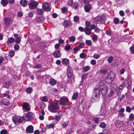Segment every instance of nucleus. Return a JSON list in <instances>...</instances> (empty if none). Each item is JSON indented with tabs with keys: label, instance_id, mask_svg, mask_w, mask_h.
I'll return each instance as SVG.
<instances>
[{
	"label": "nucleus",
	"instance_id": "obj_1",
	"mask_svg": "<svg viewBox=\"0 0 134 134\" xmlns=\"http://www.w3.org/2000/svg\"><path fill=\"white\" fill-rule=\"evenodd\" d=\"M59 107V106L58 103L52 102L49 105L48 109L49 111L53 113L57 112Z\"/></svg>",
	"mask_w": 134,
	"mask_h": 134
},
{
	"label": "nucleus",
	"instance_id": "obj_2",
	"mask_svg": "<svg viewBox=\"0 0 134 134\" xmlns=\"http://www.w3.org/2000/svg\"><path fill=\"white\" fill-rule=\"evenodd\" d=\"M115 75L113 72L109 73L106 78L105 80V82L108 84H111L112 81L114 80Z\"/></svg>",
	"mask_w": 134,
	"mask_h": 134
},
{
	"label": "nucleus",
	"instance_id": "obj_3",
	"mask_svg": "<svg viewBox=\"0 0 134 134\" xmlns=\"http://www.w3.org/2000/svg\"><path fill=\"white\" fill-rule=\"evenodd\" d=\"M13 120L14 123L17 125L22 122L24 120V118L20 116H15L13 117Z\"/></svg>",
	"mask_w": 134,
	"mask_h": 134
},
{
	"label": "nucleus",
	"instance_id": "obj_4",
	"mask_svg": "<svg viewBox=\"0 0 134 134\" xmlns=\"http://www.w3.org/2000/svg\"><path fill=\"white\" fill-rule=\"evenodd\" d=\"M59 104L63 106L66 105L69 102V101L67 97H62L59 99Z\"/></svg>",
	"mask_w": 134,
	"mask_h": 134
},
{
	"label": "nucleus",
	"instance_id": "obj_5",
	"mask_svg": "<svg viewBox=\"0 0 134 134\" xmlns=\"http://www.w3.org/2000/svg\"><path fill=\"white\" fill-rule=\"evenodd\" d=\"M94 20L96 23L98 24L103 23L104 21V19L102 17L97 16L93 19Z\"/></svg>",
	"mask_w": 134,
	"mask_h": 134
},
{
	"label": "nucleus",
	"instance_id": "obj_6",
	"mask_svg": "<svg viewBox=\"0 0 134 134\" xmlns=\"http://www.w3.org/2000/svg\"><path fill=\"white\" fill-rule=\"evenodd\" d=\"M38 4V3L37 2L32 1L29 4V5L30 9H36Z\"/></svg>",
	"mask_w": 134,
	"mask_h": 134
},
{
	"label": "nucleus",
	"instance_id": "obj_7",
	"mask_svg": "<svg viewBox=\"0 0 134 134\" xmlns=\"http://www.w3.org/2000/svg\"><path fill=\"white\" fill-rule=\"evenodd\" d=\"M26 120L27 121H30L34 119L33 113L31 112H29L27 113L25 117Z\"/></svg>",
	"mask_w": 134,
	"mask_h": 134
},
{
	"label": "nucleus",
	"instance_id": "obj_8",
	"mask_svg": "<svg viewBox=\"0 0 134 134\" xmlns=\"http://www.w3.org/2000/svg\"><path fill=\"white\" fill-rule=\"evenodd\" d=\"M50 5L48 3L44 2L43 3L42 8L44 10L48 11L50 10Z\"/></svg>",
	"mask_w": 134,
	"mask_h": 134
},
{
	"label": "nucleus",
	"instance_id": "obj_9",
	"mask_svg": "<svg viewBox=\"0 0 134 134\" xmlns=\"http://www.w3.org/2000/svg\"><path fill=\"white\" fill-rule=\"evenodd\" d=\"M124 110V108H122L118 111L119 113L118 114V116L119 117L122 118L124 116L125 114L123 113Z\"/></svg>",
	"mask_w": 134,
	"mask_h": 134
},
{
	"label": "nucleus",
	"instance_id": "obj_10",
	"mask_svg": "<svg viewBox=\"0 0 134 134\" xmlns=\"http://www.w3.org/2000/svg\"><path fill=\"white\" fill-rule=\"evenodd\" d=\"M23 107L26 111H29L30 109V106L28 103L26 102H25L23 103Z\"/></svg>",
	"mask_w": 134,
	"mask_h": 134
},
{
	"label": "nucleus",
	"instance_id": "obj_11",
	"mask_svg": "<svg viewBox=\"0 0 134 134\" xmlns=\"http://www.w3.org/2000/svg\"><path fill=\"white\" fill-rule=\"evenodd\" d=\"M11 21H12L11 19L8 17L4 18L3 20V22L6 25H8L10 24L11 23Z\"/></svg>",
	"mask_w": 134,
	"mask_h": 134
},
{
	"label": "nucleus",
	"instance_id": "obj_12",
	"mask_svg": "<svg viewBox=\"0 0 134 134\" xmlns=\"http://www.w3.org/2000/svg\"><path fill=\"white\" fill-rule=\"evenodd\" d=\"M71 68L68 67L67 71V76L68 77H72V70L71 69Z\"/></svg>",
	"mask_w": 134,
	"mask_h": 134
},
{
	"label": "nucleus",
	"instance_id": "obj_13",
	"mask_svg": "<svg viewBox=\"0 0 134 134\" xmlns=\"http://www.w3.org/2000/svg\"><path fill=\"white\" fill-rule=\"evenodd\" d=\"M91 6L90 4H86L84 6L85 11L86 12H88L91 9Z\"/></svg>",
	"mask_w": 134,
	"mask_h": 134
},
{
	"label": "nucleus",
	"instance_id": "obj_14",
	"mask_svg": "<svg viewBox=\"0 0 134 134\" xmlns=\"http://www.w3.org/2000/svg\"><path fill=\"white\" fill-rule=\"evenodd\" d=\"M84 32L86 35H90L91 33V31L88 27H85Z\"/></svg>",
	"mask_w": 134,
	"mask_h": 134
},
{
	"label": "nucleus",
	"instance_id": "obj_15",
	"mask_svg": "<svg viewBox=\"0 0 134 134\" xmlns=\"http://www.w3.org/2000/svg\"><path fill=\"white\" fill-rule=\"evenodd\" d=\"M27 131L29 133H31L33 132L34 130V128L32 125H29L26 129Z\"/></svg>",
	"mask_w": 134,
	"mask_h": 134
},
{
	"label": "nucleus",
	"instance_id": "obj_16",
	"mask_svg": "<svg viewBox=\"0 0 134 134\" xmlns=\"http://www.w3.org/2000/svg\"><path fill=\"white\" fill-rule=\"evenodd\" d=\"M115 125L117 127H120L122 125L123 122L122 121L117 120L115 122Z\"/></svg>",
	"mask_w": 134,
	"mask_h": 134
},
{
	"label": "nucleus",
	"instance_id": "obj_17",
	"mask_svg": "<svg viewBox=\"0 0 134 134\" xmlns=\"http://www.w3.org/2000/svg\"><path fill=\"white\" fill-rule=\"evenodd\" d=\"M45 19L43 17L40 16L37 17L36 19V21L38 23H42L43 22Z\"/></svg>",
	"mask_w": 134,
	"mask_h": 134
},
{
	"label": "nucleus",
	"instance_id": "obj_18",
	"mask_svg": "<svg viewBox=\"0 0 134 134\" xmlns=\"http://www.w3.org/2000/svg\"><path fill=\"white\" fill-rule=\"evenodd\" d=\"M54 55L55 58H58L61 56V54L59 51H55L54 53Z\"/></svg>",
	"mask_w": 134,
	"mask_h": 134
},
{
	"label": "nucleus",
	"instance_id": "obj_19",
	"mask_svg": "<svg viewBox=\"0 0 134 134\" xmlns=\"http://www.w3.org/2000/svg\"><path fill=\"white\" fill-rule=\"evenodd\" d=\"M103 87H104V90H102L101 92L102 95L103 96H105L106 94L108 88L106 86H103Z\"/></svg>",
	"mask_w": 134,
	"mask_h": 134
},
{
	"label": "nucleus",
	"instance_id": "obj_20",
	"mask_svg": "<svg viewBox=\"0 0 134 134\" xmlns=\"http://www.w3.org/2000/svg\"><path fill=\"white\" fill-rule=\"evenodd\" d=\"M100 96V95L96 94H95V92H94V94H93L92 95V98L95 100H98L99 99Z\"/></svg>",
	"mask_w": 134,
	"mask_h": 134
},
{
	"label": "nucleus",
	"instance_id": "obj_21",
	"mask_svg": "<svg viewBox=\"0 0 134 134\" xmlns=\"http://www.w3.org/2000/svg\"><path fill=\"white\" fill-rule=\"evenodd\" d=\"M2 104L5 105H8L9 104V101L6 99H3L2 101Z\"/></svg>",
	"mask_w": 134,
	"mask_h": 134
},
{
	"label": "nucleus",
	"instance_id": "obj_22",
	"mask_svg": "<svg viewBox=\"0 0 134 134\" xmlns=\"http://www.w3.org/2000/svg\"><path fill=\"white\" fill-rule=\"evenodd\" d=\"M56 82V81L53 78L51 79L49 81L50 84L52 86H54L55 85Z\"/></svg>",
	"mask_w": 134,
	"mask_h": 134
},
{
	"label": "nucleus",
	"instance_id": "obj_23",
	"mask_svg": "<svg viewBox=\"0 0 134 134\" xmlns=\"http://www.w3.org/2000/svg\"><path fill=\"white\" fill-rule=\"evenodd\" d=\"M63 25L64 26H68L70 24V22L68 20H65L63 23Z\"/></svg>",
	"mask_w": 134,
	"mask_h": 134
},
{
	"label": "nucleus",
	"instance_id": "obj_24",
	"mask_svg": "<svg viewBox=\"0 0 134 134\" xmlns=\"http://www.w3.org/2000/svg\"><path fill=\"white\" fill-rule=\"evenodd\" d=\"M11 85V83L8 81H7L5 82V83L4 84L3 86L4 87L8 88L9 87V86H10Z\"/></svg>",
	"mask_w": 134,
	"mask_h": 134
},
{
	"label": "nucleus",
	"instance_id": "obj_25",
	"mask_svg": "<svg viewBox=\"0 0 134 134\" xmlns=\"http://www.w3.org/2000/svg\"><path fill=\"white\" fill-rule=\"evenodd\" d=\"M20 3L23 6H26L27 4V1L26 0H21L20 1Z\"/></svg>",
	"mask_w": 134,
	"mask_h": 134
},
{
	"label": "nucleus",
	"instance_id": "obj_26",
	"mask_svg": "<svg viewBox=\"0 0 134 134\" xmlns=\"http://www.w3.org/2000/svg\"><path fill=\"white\" fill-rule=\"evenodd\" d=\"M71 7L74 8L75 9H76L79 7V5L77 2H73Z\"/></svg>",
	"mask_w": 134,
	"mask_h": 134
},
{
	"label": "nucleus",
	"instance_id": "obj_27",
	"mask_svg": "<svg viewBox=\"0 0 134 134\" xmlns=\"http://www.w3.org/2000/svg\"><path fill=\"white\" fill-rule=\"evenodd\" d=\"M94 92H95L96 94L100 95V90L99 88L95 89L93 92V94H94Z\"/></svg>",
	"mask_w": 134,
	"mask_h": 134
},
{
	"label": "nucleus",
	"instance_id": "obj_28",
	"mask_svg": "<svg viewBox=\"0 0 134 134\" xmlns=\"http://www.w3.org/2000/svg\"><path fill=\"white\" fill-rule=\"evenodd\" d=\"M8 3V0H2L1 1V4L4 7L6 6Z\"/></svg>",
	"mask_w": 134,
	"mask_h": 134
},
{
	"label": "nucleus",
	"instance_id": "obj_29",
	"mask_svg": "<svg viewBox=\"0 0 134 134\" xmlns=\"http://www.w3.org/2000/svg\"><path fill=\"white\" fill-rule=\"evenodd\" d=\"M62 62L63 64L65 65L68 64L69 63V60L66 58L62 59Z\"/></svg>",
	"mask_w": 134,
	"mask_h": 134
},
{
	"label": "nucleus",
	"instance_id": "obj_30",
	"mask_svg": "<svg viewBox=\"0 0 134 134\" xmlns=\"http://www.w3.org/2000/svg\"><path fill=\"white\" fill-rule=\"evenodd\" d=\"M37 14L40 15H42L44 13L43 10L42 9H37Z\"/></svg>",
	"mask_w": 134,
	"mask_h": 134
},
{
	"label": "nucleus",
	"instance_id": "obj_31",
	"mask_svg": "<svg viewBox=\"0 0 134 134\" xmlns=\"http://www.w3.org/2000/svg\"><path fill=\"white\" fill-rule=\"evenodd\" d=\"M14 41V39L12 37H10L9 38L7 41V43L8 44L9 43H13Z\"/></svg>",
	"mask_w": 134,
	"mask_h": 134
},
{
	"label": "nucleus",
	"instance_id": "obj_32",
	"mask_svg": "<svg viewBox=\"0 0 134 134\" xmlns=\"http://www.w3.org/2000/svg\"><path fill=\"white\" fill-rule=\"evenodd\" d=\"M67 80L68 82L70 83H72L74 81V80L73 79H72V77H68L67 79Z\"/></svg>",
	"mask_w": 134,
	"mask_h": 134
},
{
	"label": "nucleus",
	"instance_id": "obj_33",
	"mask_svg": "<svg viewBox=\"0 0 134 134\" xmlns=\"http://www.w3.org/2000/svg\"><path fill=\"white\" fill-rule=\"evenodd\" d=\"M78 96L77 93H74L72 97V99L73 100L76 99L78 97Z\"/></svg>",
	"mask_w": 134,
	"mask_h": 134
},
{
	"label": "nucleus",
	"instance_id": "obj_34",
	"mask_svg": "<svg viewBox=\"0 0 134 134\" xmlns=\"http://www.w3.org/2000/svg\"><path fill=\"white\" fill-rule=\"evenodd\" d=\"M99 72L103 75H105L107 74V71L106 70L103 69L100 70Z\"/></svg>",
	"mask_w": 134,
	"mask_h": 134
},
{
	"label": "nucleus",
	"instance_id": "obj_35",
	"mask_svg": "<svg viewBox=\"0 0 134 134\" xmlns=\"http://www.w3.org/2000/svg\"><path fill=\"white\" fill-rule=\"evenodd\" d=\"M77 132L78 133H82V134H87L88 133V132H87L86 131H84L83 130H81L80 129L79 130L77 131Z\"/></svg>",
	"mask_w": 134,
	"mask_h": 134
},
{
	"label": "nucleus",
	"instance_id": "obj_36",
	"mask_svg": "<svg viewBox=\"0 0 134 134\" xmlns=\"http://www.w3.org/2000/svg\"><path fill=\"white\" fill-rule=\"evenodd\" d=\"M114 91L113 90H111L110 91L108 95V97L110 98L113 95Z\"/></svg>",
	"mask_w": 134,
	"mask_h": 134
},
{
	"label": "nucleus",
	"instance_id": "obj_37",
	"mask_svg": "<svg viewBox=\"0 0 134 134\" xmlns=\"http://www.w3.org/2000/svg\"><path fill=\"white\" fill-rule=\"evenodd\" d=\"M54 125L53 123H52L50 124L47 125H46V127L48 129L52 128L54 127Z\"/></svg>",
	"mask_w": 134,
	"mask_h": 134
},
{
	"label": "nucleus",
	"instance_id": "obj_38",
	"mask_svg": "<svg viewBox=\"0 0 134 134\" xmlns=\"http://www.w3.org/2000/svg\"><path fill=\"white\" fill-rule=\"evenodd\" d=\"M32 91V88L31 87H28L26 90V91L29 93H31Z\"/></svg>",
	"mask_w": 134,
	"mask_h": 134
},
{
	"label": "nucleus",
	"instance_id": "obj_39",
	"mask_svg": "<svg viewBox=\"0 0 134 134\" xmlns=\"http://www.w3.org/2000/svg\"><path fill=\"white\" fill-rule=\"evenodd\" d=\"M73 0H68L67 4L68 5L71 6L73 3Z\"/></svg>",
	"mask_w": 134,
	"mask_h": 134
},
{
	"label": "nucleus",
	"instance_id": "obj_40",
	"mask_svg": "<svg viewBox=\"0 0 134 134\" xmlns=\"http://www.w3.org/2000/svg\"><path fill=\"white\" fill-rule=\"evenodd\" d=\"M90 69V67L88 66H85L83 69V70L84 71H86L89 70Z\"/></svg>",
	"mask_w": 134,
	"mask_h": 134
},
{
	"label": "nucleus",
	"instance_id": "obj_41",
	"mask_svg": "<svg viewBox=\"0 0 134 134\" xmlns=\"http://www.w3.org/2000/svg\"><path fill=\"white\" fill-rule=\"evenodd\" d=\"M75 40V36H72L69 38V41L70 42H73Z\"/></svg>",
	"mask_w": 134,
	"mask_h": 134
},
{
	"label": "nucleus",
	"instance_id": "obj_42",
	"mask_svg": "<svg viewBox=\"0 0 134 134\" xmlns=\"http://www.w3.org/2000/svg\"><path fill=\"white\" fill-rule=\"evenodd\" d=\"M7 131L5 129L2 130L0 132V134H7Z\"/></svg>",
	"mask_w": 134,
	"mask_h": 134
},
{
	"label": "nucleus",
	"instance_id": "obj_43",
	"mask_svg": "<svg viewBox=\"0 0 134 134\" xmlns=\"http://www.w3.org/2000/svg\"><path fill=\"white\" fill-rule=\"evenodd\" d=\"M15 52L13 51H11L9 52V56L11 57H13L14 55Z\"/></svg>",
	"mask_w": 134,
	"mask_h": 134
},
{
	"label": "nucleus",
	"instance_id": "obj_44",
	"mask_svg": "<svg viewBox=\"0 0 134 134\" xmlns=\"http://www.w3.org/2000/svg\"><path fill=\"white\" fill-rule=\"evenodd\" d=\"M21 38L20 37H18L15 40V42L16 43H19L21 41Z\"/></svg>",
	"mask_w": 134,
	"mask_h": 134
},
{
	"label": "nucleus",
	"instance_id": "obj_45",
	"mask_svg": "<svg viewBox=\"0 0 134 134\" xmlns=\"http://www.w3.org/2000/svg\"><path fill=\"white\" fill-rule=\"evenodd\" d=\"M85 45V43H81L77 46L80 49L83 48Z\"/></svg>",
	"mask_w": 134,
	"mask_h": 134
},
{
	"label": "nucleus",
	"instance_id": "obj_46",
	"mask_svg": "<svg viewBox=\"0 0 134 134\" xmlns=\"http://www.w3.org/2000/svg\"><path fill=\"white\" fill-rule=\"evenodd\" d=\"M80 49L77 46L74 48V52L75 54H76L78 51L80 50Z\"/></svg>",
	"mask_w": 134,
	"mask_h": 134
},
{
	"label": "nucleus",
	"instance_id": "obj_47",
	"mask_svg": "<svg viewBox=\"0 0 134 134\" xmlns=\"http://www.w3.org/2000/svg\"><path fill=\"white\" fill-rule=\"evenodd\" d=\"M125 85V83L124 82L122 83L121 85H120L119 87V90H122L123 89V87Z\"/></svg>",
	"mask_w": 134,
	"mask_h": 134
},
{
	"label": "nucleus",
	"instance_id": "obj_48",
	"mask_svg": "<svg viewBox=\"0 0 134 134\" xmlns=\"http://www.w3.org/2000/svg\"><path fill=\"white\" fill-rule=\"evenodd\" d=\"M86 43L89 46H91L92 44V42L90 40H86Z\"/></svg>",
	"mask_w": 134,
	"mask_h": 134
},
{
	"label": "nucleus",
	"instance_id": "obj_49",
	"mask_svg": "<svg viewBox=\"0 0 134 134\" xmlns=\"http://www.w3.org/2000/svg\"><path fill=\"white\" fill-rule=\"evenodd\" d=\"M113 58L112 56L109 57L107 59L108 63H111L113 60Z\"/></svg>",
	"mask_w": 134,
	"mask_h": 134
},
{
	"label": "nucleus",
	"instance_id": "obj_50",
	"mask_svg": "<svg viewBox=\"0 0 134 134\" xmlns=\"http://www.w3.org/2000/svg\"><path fill=\"white\" fill-rule=\"evenodd\" d=\"M106 126V125L104 122H102L100 123V124L99 126L100 127L102 128H105Z\"/></svg>",
	"mask_w": 134,
	"mask_h": 134
},
{
	"label": "nucleus",
	"instance_id": "obj_51",
	"mask_svg": "<svg viewBox=\"0 0 134 134\" xmlns=\"http://www.w3.org/2000/svg\"><path fill=\"white\" fill-rule=\"evenodd\" d=\"M100 57V55H99L97 54L96 53H95L93 56V57L95 59H98V58Z\"/></svg>",
	"mask_w": 134,
	"mask_h": 134
},
{
	"label": "nucleus",
	"instance_id": "obj_52",
	"mask_svg": "<svg viewBox=\"0 0 134 134\" xmlns=\"http://www.w3.org/2000/svg\"><path fill=\"white\" fill-rule=\"evenodd\" d=\"M129 119L130 120H132L134 119V114H131L129 116Z\"/></svg>",
	"mask_w": 134,
	"mask_h": 134
},
{
	"label": "nucleus",
	"instance_id": "obj_53",
	"mask_svg": "<svg viewBox=\"0 0 134 134\" xmlns=\"http://www.w3.org/2000/svg\"><path fill=\"white\" fill-rule=\"evenodd\" d=\"M74 21L77 22L79 20V17L77 16H76L74 17Z\"/></svg>",
	"mask_w": 134,
	"mask_h": 134
},
{
	"label": "nucleus",
	"instance_id": "obj_54",
	"mask_svg": "<svg viewBox=\"0 0 134 134\" xmlns=\"http://www.w3.org/2000/svg\"><path fill=\"white\" fill-rule=\"evenodd\" d=\"M114 21L115 24H117L119 22V20L118 18H115L114 19Z\"/></svg>",
	"mask_w": 134,
	"mask_h": 134
},
{
	"label": "nucleus",
	"instance_id": "obj_55",
	"mask_svg": "<svg viewBox=\"0 0 134 134\" xmlns=\"http://www.w3.org/2000/svg\"><path fill=\"white\" fill-rule=\"evenodd\" d=\"M126 110L128 112H130L131 111V108L129 106H127L126 107Z\"/></svg>",
	"mask_w": 134,
	"mask_h": 134
},
{
	"label": "nucleus",
	"instance_id": "obj_56",
	"mask_svg": "<svg viewBox=\"0 0 134 134\" xmlns=\"http://www.w3.org/2000/svg\"><path fill=\"white\" fill-rule=\"evenodd\" d=\"M34 68L37 69H40L41 68V65L40 64H37L34 66Z\"/></svg>",
	"mask_w": 134,
	"mask_h": 134
},
{
	"label": "nucleus",
	"instance_id": "obj_57",
	"mask_svg": "<svg viewBox=\"0 0 134 134\" xmlns=\"http://www.w3.org/2000/svg\"><path fill=\"white\" fill-rule=\"evenodd\" d=\"M14 48L15 50H19V45L18 44L15 45L14 46Z\"/></svg>",
	"mask_w": 134,
	"mask_h": 134
},
{
	"label": "nucleus",
	"instance_id": "obj_58",
	"mask_svg": "<svg viewBox=\"0 0 134 134\" xmlns=\"http://www.w3.org/2000/svg\"><path fill=\"white\" fill-rule=\"evenodd\" d=\"M130 51L131 52H132L134 53V46L132 45L131 47L130 48Z\"/></svg>",
	"mask_w": 134,
	"mask_h": 134
},
{
	"label": "nucleus",
	"instance_id": "obj_59",
	"mask_svg": "<svg viewBox=\"0 0 134 134\" xmlns=\"http://www.w3.org/2000/svg\"><path fill=\"white\" fill-rule=\"evenodd\" d=\"M90 63L93 65H94L96 64V60L94 59H92Z\"/></svg>",
	"mask_w": 134,
	"mask_h": 134
},
{
	"label": "nucleus",
	"instance_id": "obj_60",
	"mask_svg": "<svg viewBox=\"0 0 134 134\" xmlns=\"http://www.w3.org/2000/svg\"><path fill=\"white\" fill-rule=\"evenodd\" d=\"M42 100L45 102L47 101L48 100L47 97L46 96H44L42 98Z\"/></svg>",
	"mask_w": 134,
	"mask_h": 134
},
{
	"label": "nucleus",
	"instance_id": "obj_61",
	"mask_svg": "<svg viewBox=\"0 0 134 134\" xmlns=\"http://www.w3.org/2000/svg\"><path fill=\"white\" fill-rule=\"evenodd\" d=\"M61 10H62V12H63L65 13L67 11V8L66 7H64L62 8Z\"/></svg>",
	"mask_w": 134,
	"mask_h": 134
},
{
	"label": "nucleus",
	"instance_id": "obj_62",
	"mask_svg": "<svg viewBox=\"0 0 134 134\" xmlns=\"http://www.w3.org/2000/svg\"><path fill=\"white\" fill-rule=\"evenodd\" d=\"M79 29L80 31L83 32L84 31L85 28H84L81 26H80L79 27Z\"/></svg>",
	"mask_w": 134,
	"mask_h": 134
},
{
	"label": "nucleus",
	"instance_id": "obj_63",
	"mask_svg": "<svg viewBox=\"0 0 134 134\" xmlns=\"http://www.w3.org/2000/svg\"><path fill=\"white\" fill-rule=\"evenodd\" d=\"M65 48V49L67 50H68L70 49V46L69 45H66Z\"/></svg>",
	"mask_w": 134,
	"mask_h": 134
},
{
	"label": "nucleus",
	"instance_id": "obj_64",
	"mask_svg": "<svg viewBox=\"0 0 134 134\" xmlns=\"http://www.w3.org/2000/svg\"><path fill=\"white\" fill-rule=\"evenodd\" d=\"M93 120L96 123H97L99 120V119L96 117H95L93 118Z\"/></svg>",
	"mask_w": 134,
	"mask_h": 134
}]
</instances>
